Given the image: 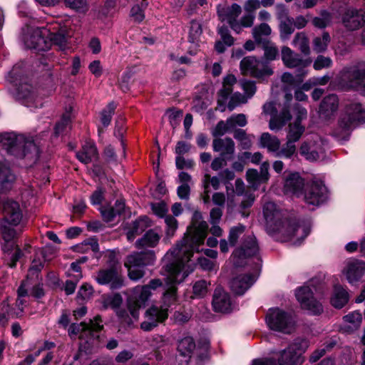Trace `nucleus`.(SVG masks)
<instances>
[{
  "label": "nucleus",
  "instance_id": "nucleus-1",
  "mask_svg": "<svg viewBox=\"0 0 365 365\" xmlns=\"http://www.w3.org/2000/svg\"><path fill=\"white\" fill-rule=\"evenodd\" d=\"M208 225L202 220V214H193L192 225L187 228L182 240L170 248L163 257V268L165 272V282L170 287L163 294V305L160 308L168 307L177 301L175 284H180L193 272L194 263L190 259L194 252H200V246L203 245L207 237Z\"/></svg>",
  "mask_w": 365,
  "mask_h": 365
},
{
  "label": "nucleus",
  "instance_id": "nucleus-2",
  "mask_svg": "<svg viewBox=\"0 0 365 365\" xmlns=\"http://www.w3.org/2000/svg\"><path fill=\"white\" fill-rule=\"evenodd\" d=\"M263 213L266 226L271 233L281 234L286 240L292 241L299 245L309 234L310 227L304 222L295 220H282V212L272 202H268L263 207Z\"/></svg>",
  "mask_w": 365,
  "mask_h": 365
},
{
  "label": "nucleus",
  "instance_id": "nucleus-3",
  "mask_svg": "<svg viewBox=\"0 0 365 365\" xmlns=\"http://www.w3.org/2000/svg\"><path fill=\"white\" fill-rule=\"evenodd\" d=\"M0 152H5L19 158L36 162L39 156L38 146L34 140L15 133L0 134Z\"/></svg>",
  "mask_w": 365,
  "mask_h": 365
},
{
  "label": "nucleus",
  "instance_id": "nucleus-4",
  "mask_svg": "<svg viewBox=\"0 0 365 365\" xmlns=\"http://www.w3.org/2000/svg\"><path fill=\"white\" fill-rule=\"evenodd\" d=\"M365 123V108L359 103H351L344 106L338 120L334 135L339 140H347L351 132Z\"/></svg>",
  "mask_w": 365,
  "mask_h": 365
},
{
  "label": "nucleus",
  "instance_id": "nucleus-5",
  "mask_svg": "<svg viewBox=\"0 0 365 365\" xmlns=\"http://www.w3.org/2000/svg\"><path fill=\"white\" fill-rule=\"evenodd\" d=\"M160 286H162V282L160 279H152L148 284L135 287L131 290L128 300V311L125 309H118L116 312L117 315L120 318L123 319L128 316L129 312L130 314L134 319H138L139 309L145 307L152 294V290H155Z\"/></svg>",
  "mask_w": 365,
  "mask_h": 365
},
{
  "label": "nucleus",
  "instance_id": "nucleus-6",
  "mask_svg": "<svg viewBox=\"0 0 365 365\" xmlns=\"http://www.w3.org/2000/svg\"><path fill=\"white\" fill-rule=\"evenodd\" d=\"M106 266L96 272L94 279L100 285H109L111 289L123 286L121 264L113 252L107 255Z\"/></svg>",
  "mask_w": 365,
  "mask_h": 365
},
{
  "label": "nucleus",
  "instance_id": "nucleus-7",
  "mask_svg": "<svg viewBox=\"0 0 365 365\" xmlns=\"http://www.w3.org/2000/svg\"><path fill=\"white\" fill-rule=\"evenodd\" d=\"M259 246L256 237L254 235H247L243 238L241 246L233 252L232 257L235 266L240 267L243 264V260L253 257L256 267L258 269L261 265V258L259 256Z\"/></svg>",
  "mask_w": 365,
  "mask_h": 365
},
{
  "label": "nucleus",
  "instance_id": "nucleus-8",
  "mask_svg": "<svg viewBox=\"0 0 365 365\" xmlns=\"http://www.w3.org/2000/svg\"><path fill=\"white\" fill-rule=\"evenodd\" d=\"M309 342L306 339H297L287 349L279 353L278 365H302L304 361L303 354L307 349Z\"/></svg>",
  "mask_w": 365,
  "mask_h": 365
},
{
  "label": "nucleus",
  "instance_id": "nucleus-9",
  "mask_svg": "<svg viewBox=\"0 0 365 365\" xmlns=\"http://www.w3.org/2000/svg\"><path fill=\"white\" fill-rule=\"evenodd\" d=\"M266 322L271 329L284 334H289L294 329L295 322L292 315L278 308L269 310Z\"/></svg>",
  "mask_w": 365,
  "mask_h": 365
},
{
  "label": "nucleus",
  "instance_id": "nucleus-10",
  "mask_svg": "<svg viewBox=\"0 0 365 365\" xmlns=\"http://www.w3.org/2000/svg\"><path fill=\"white\" fill-rule=\"evenodd\" d=\"M341 78L349 87L365 96V62L344 68L341 72Z\"/></svg>",
  "mask_w": 365,
  "mask_h": 365
},
{
  "label": "nucleus",
  "instance_id": "nucleus-11",
  "mask_svg": "<svg viewBox=\"0 0 365 365\" xmlns=\"http://www.w3.org/2000/svg\"><path fill=\"white\" fill-rule=\"evenodd\" d=\"M101 322V317L98 316L94 318V320H90L88 324L85 322L73 323L68 329V334L71 337L78 335L81 339H86V343H88L89 340L98 337L97 333L103 328Z\"/></svg>",
  "mask_w": 365,
  "mask_h": 365
},
{
  "label": "nucleus",
  "instance_id": "nucleus-12",
  "mask_svg": "<svg viewBox=\"0 0 365 365\" xmlns=\"http://www.w3.org/2000/svg\"><path fill=\"white\" fill-rule=\"evenodd\" d=\"M240 70L244 75H250L255 78L269 76L273 73L268 63L257 60L254 56L244 58L240 62Z\"/></svg>",
  "mask_w": 365,
  "mask_h": 365
},
{
  "label": "nucleus",
  "instance_id": "nucleus-13",
  "mask_svg": "<svg viewBox=\"0 0 365 365\" xmlns=\"http://www.w3.org/2000/svg\"><path fill=\"white\" fill-rule=\"evenodd\" d=\"M3 218L0 221V229H14L20 224L23 213L19 202L7 200L3 203Z\"/></svg>",
  "mask_w": 365,
  "mask_h": 365
},
{
  "label": "nucleus",
  "instance_id": "nucleus-14",
  "mask_svg": "<svg viewBox=\"0 0 365 365\" xmlns=\"http://www.w3.org/2000/svg\"><path fill=\"white\" fill-rule=\"evenodd\" d=\"M295 296L302 308L310 314L319 315L323 312L322 303L313 297V292L308 286H303L296 290Z\"/></svg>",
  "mask_w": 365,
  "mask_h": 365
},
{
  "label": "nucleus",
  "instance_id": "nucleus-15",
  "mask_svg": "<svg viewBox=\"0 0 365 365\" xmlns=\"http://www.w3.org/2000/svg\"><path fill=\"white\" fill-rule=\"evenodd\" d=\"M47 30L43 29H29L22 36V41L25 46L29 49H34L37 51H43L50 48L51 43L44 38L45 32Z\"/></svg>",
  "mask_w": 365,
  "mask_h": 365
},
{
  "label": "nucleus",
  "instance_id": "nucleus-16",
  "mask_svg": "<svg viewBox=\"0 0 365 365\" xmlns=\"http://www.w3.org/2000/svg\"><path fill=\"white\" fill-rule=\"evenodd\" d=\"M327 190L320 180H314L307 184L303 192L304 201L312 205H319L327 200Z\"/></svg>",
  "mask_w": 365,
  "mask_h": 365
},
{
  "label": "nucleus",
  "instance_id": "nucleus-17",
  "mask_svg": "<svg viewBox=\"0 0 365 365\" xmlns=\"http://www.w3.org/2000/svg\"><path fill=\"white\" fill-rule=\"evenodd\" d=\"M263 112L272 116L269 124V128L272 130H280L292 118L287 108H284L280 114L277 116V110L272 102L266 103L263 106Z\"/></svg>",
  "mask_w": 365,
  "mask_h": 365
},
{
  "label": "nucleus",
  "instance_id": "nucleus-18",
  "mask_svg": "<svg viewBox=\"0 0 365 365\" xmlns=\"http://www.w3.org/2000/svg\"><path fill=\"white\" fill-rule=\"evenodd\" d=\"M168 317L166 308H158L152 306L145 313V320L140 324V328L145 331H150L158 324L164 322Z\"/></svg>",
  "mask_w": 365,
  "mask_h": 365
},
{
  "label": "nucleus",
  "instance_id": "nucleus-19",
  "mask_svg": "<svg viewBox=\"0 0 365 365\" xmlns=\"http://www.w3.org/2000/svg\"><path fill=\"white\" fill-rule=\"evenodd\" d=\"M212 305L215 312L220 313H230L235 309L230 295L222 287L215 289Z\"/></svg>",
  "mask_w": 365,
  "mask_h": 365
},
{
  "label": "nucleus",
  "instance_id": "nucleus-20",
  "mask_svg": "<svg viewBox=\"0 0 365 365\" xmlns=\"http://www.w3.org/2000/svg\"><path fill=\"white\" fill-rule=\"evenodd\" d=\"M217 15L222 21H227L232 30L239 29L237 19L242 12V8L237 4H232L230 6L219 5L217 7Z\"/></svg>",
  "mask_w": 365,
  "mask_h": 365
},
{
  "label": "nucleus",
  "instance_id": "nucleus-21",
  "mask_svg": "<svg viewBox=\"0 0 365 365\" xmlns=\"http://www.w3.org/2000/svg\"><path fill=\"white\" fill-rule=\"evenodd\" d=\"M344 26L351 30H356L365 24V12L362 9L349 8L342 15Z\"/></svg>",
  "mask_w": 365,
  "mask_h": 365
},
{
  "label": "nucleus",
  "instance_id": "nucleus-22",
  "mask_svg": "<svg viewBox=\"0 0 365 365\" xmlns=\"http://www.w3.org/2000/svg\"><path fill=\"white\" fill-rule=\"evenodd\" d=\"M300 154L309 160H317L324 156V148L323 141L317 138L314 142H304L300 147Z\"/></svg>",
  "mask_w": 365,
  "mask_h": 365
},
{
  "label": "nucleus",
  "instance_id": "nucleus-23",
  "mask_svg": "<svg viewBox=\"0 0 365 365\" xmlns=\"http://www.w3.org/2000/svg\"><path fill=\"white\" fill-rule=\"evenodd\" d=\"M212 150L224 156L228 160H232L235 153V143L229 137L214 138L212 143Z\"/></svg>",
  "mask_w": 365,
  "mask_h": 365
},
{
  "label": "nucleus",
  "instance_id": "nucleus-24",
  "mask_svg": "<svg viewBox=\"0 0 365 365\" xmlns=\"http://www.w3.org/2000/svg\"><path fill=\"white\" fill-rule=\"evenodd\" d=\"M339 101L335 94L326 96L320 103L319 114L322 118L330 119L334 116L338 110Z\"/></svg>",
  "mask_w": 365,
  "mask_h": 365
},
{
  "label": "nucleus",
  "instance_id": "nucleus-25",
  "mask_svg": "<svg viewBox=\"0 0 365 365\" xmlns=\"http://www.w3.org/2000/svg\"><path fill=\"white\" fill-rule=\"evenodd\" d=\"M365 272V263L357 259L347 262L344 274L349 284H354L360 280Z\"/></svg>",
  "mask_w": 365,
  "mask_h": 365
},
{
  "label": "nucleus",
  "instance_id": "nucleus-26",
  "mask_svg": "<svg viewBox=\"0 0 365 365\" xmlns=\"http://www.w3.org/2000/svg\"><path fill=\"white\" fill-rule=\"evenodd\" d=\"M14 95L17 100L24 101L25 106L28 107H31L33 104L36 108L38 106V104L39 106H41V103L36 102L33 87L28 83H20L16 88V91Z\"/></svg>",
  "mask_w": 365,
  "mask_h": 365
},
{
  "label": "nucleus",
  "instance_id": "nucleus-27",
  "mask_svg": "<svg viewBox=\"0 0 365 365\" xmlns=\"http://www.w3.org/2000/svg\"><path fill=\"white\" fill-rule=\"evenodd\" d=\"M255 280L256 278L253 274H239L230 281V287L235 294L242 295L250 288Z\"/></svg>",
  "mask_w": 365,
  "mask_h": 365
},
{
  "label": "nucleus",
  "instance_id": "nucleus-28",
  "mask_svg": "<svg viewBox=\"0 0 365 365\" xmlns=\"http://www.w3.org/2000/svg\"><path fill=\"white\" fill-rule=\"evenodd\" d=\"M282 59L284 65L288 68H299V70L305 69L310 63V61L303 60L299 54L287 46L282 48Z\"/></svg>",
  "mask_w": 365,
  "mask_h": 365
},
{
  "label": "nucleus",
  "instance_id": "nucleus-29",
  "mask_svg": "<svg viewBox=\"0 0 365 365\" xmlns=\"http://www.w3.org/2000/svg\"><path fill=\"white\" fill-rule=\"evenodd\" d=\"M304 180L298 173H291L285 179L284 190L297 197L303 195Z\"/></svg>",
  "mask_w": 365,
  "mask_h": 365
},
{
  "label": "nucleus",
  "instance_id": "nucleus-30",
  "mask_svg": "<svg viewBox=\"0 0 365 365\" xmlns=\"http://www.w3.org/2000/svg\"><path fill=\"white\" fill-rule=\"evenodd\" d=\"M153 252H135L128 256L127 259L125 262V266H134L143 267L147 264H149L153 259Z\"/></svg>",
  "mask_w": 365,
  "mask_h": 365
},
{
  "label": "nucleus",
  "instance_id": "nucleus-31",
  "mask_svg": "<svg viewBox=\"0 0 365 365\" xmlns=\"http://www.w3.org/2000/svg\"><path fill=\"white\" fill-rule=\"evenodd\" d=\"M98 151L94 143L91 141L86 142L80 151L76 152V156L78 160L84 163L88 164L92 160L96 158Z\"/></svg>",
  "mask_w": 365,
  "mask_h": 365
},
{
  "label": "nucleus",
  "instance_id": "nucleus-32",
  "mask_svg": "<svg viewBox=\"0 0 365 365\" xmlns=\"http://www.w3.org/2000/svg\"><path fill=\"white\" fill-rule=\"evenodd\" d=\"M195 348V341L190 336H186L179 341L178 350L180 356L184 358L181 362V365H187L190 355Z\"/></svg>",
  "mask_w": 365,
  "mask_h": 365
},
{
  "label": "nucleus",
  "instance_id": "nucleus-33",
  "mask_svg": "<svg viewBox=\"0 0 365 365\" xmlns=\"http://www.w3.org/2000/svg\"><path fill=\"white\" fill-rule=\"evenodd\" d=\"M237 82L235 76L229 74L224 78L222 89L218 93V104L223 106L232 93V86Z\"/></svg>",
  "mask_w": 365,
  "mask_h": 365
},
{
  "label": "nucleus",
  "instance_id": "nucleus-34",
  "mask_svg": "<svg viewBox=\"0 0 365 365\" xmlns=\"http://www.w3.org/2000/svg\"><path fill=\"white\" fill-rule=\"evenodd\" d=\"M150 226L149 218L146 216L140 217L132 223L130 230L127 232V239L129 241H133L137 235L143 233Z\"/></svg>",
  "mask_w": 365,
  "mask_h": 365
},
{
  "label": "nucleus",
  "instance_id": "nucleus-35",
  "mask_svg": "<svg viewBox=\"0 0 365 365\" xmlns=\"http://www.w3.org/2000/svg\"><path fill=\"white\" fill-rule=\"evenodd\" d=\"M15 175L11 172L6 162H0V185L3 190L11 188L15 181Z\"/></svg>",
  "mask_w": 365,
  "mask_h": 365
},
{
  "label": "nucleus",
  "instance_id": "nucleus-36",
  "mask_svg": "<svg viewBox=\"0 0 365 365\" xmlns=\"http://www.w3.org/2000/svg\"><path fill=\"white\" fill-rule=\"evenodd\" d=\"M259 143L261 147L266 148L268 152L272 153L274 157L281 145L279 138L269 133H264L262 134L259 139Z\"/></svg>",
  "mask_w": 365,
  "mask_h": 365
},
{
  "label": "nucleus",
  "instance_id": "nucleus-37",
  "mask_svg": "<svg viewBox=\"0 0 365 365\" xmlns=\"http://www.w3.org/2000/svg\"><path fill=\"white\" fill-rule=\"evenodd\" d=\"M0 231L2 236L1 249L4 252H10L16 246L14 239L16 231L15 229H0Z\"/></svg>",
  "mask_w": 365,
  "mask_h": 365
},
{
  "label": "nucleus",
  "instance_id": "nucleus-38",
  "mask_svg": "<svg viewBox=\"0 0 365 365\" xmlns=\"http://www.w3.org/2000/svg\"><path fill=\"white\" fill-rule=\"evenodd\" d=\"M49 31V40L51 45L52 43L59 46L61 49L63 48L66 44V38L65 36V29L59 28V26H53V28H48Z\"/></svg>",
  "mask_w": 365,
  "mask_h": 365
},
{
  "label": "nucleus",
  "instance_id": "nucleus-39",
  "mask_svg": "<svg viewBox=\"0 0 365 365\" xmlns=\"http://www.w3.org/2000/svg\"><path fill=\"white\" fill-rule=\"evenodd\" d=\"M349 301L347 291L341 285H336L334 289L333 296L331 299V304L338 309L342 308Z\"/></svg>",
  "mask_w": 365,
  "mask_h": 365
},
{
  "label": "nucleus",
  "instance_id": "nucleus-40",
  "mask_svg": "<svg viewBox=\"0 0 365 365\" xmlns=\"http://www.w3.org/2000/svg\"><path fill=\"white\" fill-rule=\"evenodd\" d=\"M23 312L22 309H19V312L11 310L9 304L4 301L1 303V309L0 310V327H4L8 324V322L14 318H18L21 316Z\"/></svg>",
  "mask_w": 365,
  "mask_h": 365
},
{
  "label": "nucleus",
  "instance_id": "nucleus-41",
  "mask_svg": "<svg viewBox=\"0 0 365 365\" xmlns=\"http://www.w3.org/2000/svg\"><path fill=\"white\" fill-rule=\"evenodd\" d=\"M160 238V237L158 233L150 230L148 231L142 238L136 241V247L138 249L145 247H154L158 243Z\"/></svg>",
  "mask_w": 365,
  "mask_h": 365
},
{
  "label": "nucleus",
  "instance_id": "nucleus-42",
  "mask_svg": "<svg viewBox=\"0 0 365 365\" xmlns=\"http://www.w3.org/2000/svg\"><path fill=\"white\" fill-rule=\"evenodd\" d=\"M72 118V108L70 107L68 110L63 114L61 120L56 124L55 133L58 135L71 129V123Z\"/></svg>",
  "mask_w": 365,
  "mask_h": 365
},
{
  "label": "nucleus",
  "instance_id": "nucleus-43",
  "mask_svg": "<svg viewBox=\"0 0 365 365\" xmlns=\"http://www.w3.org/2000/svg\"><path fill=\"white\" fill-rule=\"evenodd\" d=\"M202 34V24L196 20H192L190 22V27L188 34V41L192 44L194 47H197L198 46V43L200 41Z\"/></svg>",
  "mask_w": 365,
  "mask_h": 365
},
{
  "label": "nucleus",
  "instance_id": "nucleus-44",
  "mask_svg": "<svg viewBox=\"0 0 365 365\" xmlns=\"http://www.w3.org/2000/svg\"><path fill=\"white\" fill-rule=\"evenodd\" d=\"M292 46L298 48L304 55L310 53L309 42L306 34L303 32L297 33L292 41Z\"/></svg>",
  "mask_w": 365,
  "mask_h": 365
},
{
  "label": "nucleus",
  "instance_id": "nucleus-45",
  "mask_svg": "<svg viewBox=\"0 0 365 365\" xmlns=\"http://www.w3.org/2000/svg\"><path fill=\"white\" fill-rule=\"evenodd\" d=\"M210 282L205 279L196 281L192 285V299H200L205 297L208 292Z\"/></svg>",
  "mask_w": 365,
  "mask_h": 365
},
{
  "label": "nucleus",
  "instance_id": "nucleus-46",
  "mask_svg": "<svg viewBox=\"0 0 365 365\" xmlns=\"http://www.w3.org/2000/svg\"><path fill=\"white\" fill-rule=\"evenodd\" d=\"M295 143L287 139V142L280 148H278L275 158H291L296 153Z\"/></svg>",
  "mask_w": 365,
  "mask_h": 365
},
{
  "label": "nucleus",
  "instance_id": "nucleus-47",
  "mask_svg": "<svg viewBox=\"0 0 365 365\" xmlns=\"http://www.w3.org/2000/svg\"><path fill=\"white\" fill-rule=\"evenodd\" d=\"M330 36L327 32H324L321 36H317L313 40V49L317 53H322L327 48L330 42Z\"/></svg>",
  "mask_w": 365,
  "mask_h": 365
},
{
  "label": "nucleus",
  "instance_id": "nucleus-48",
  "mask_svg": "<svg viewBox=\"0 0 365 365\" xmlns=\"http://www.w3.org/2000/svg\"><path fill=\"white\" fill-rule=\"evenodd\" d=\"M304 132V127L301 125L299 122H294L293 123H290L287 135V139L296 143L300 139Z\"/></svg>",
  "mask_w": 365,
  "mask_h": 365
},
{
  "label": "nucleus",
  "instance_id": "nucleus-49",
  "mask_svg": "<svg viewBox=\"0 0 365 365\" xmlns=\"http://www.w3.org/2000/svg\"><path fill=\"white\" fill-rule=\"evenodd\" d=\"M307 72L305 69L299 70V73L294 76L289 73H284L282 76V81L292 86L299 85L303 81V78L307 75Z\"/></svg>",
  "mask_w": 365,
  "mask_h": 365
},
{
  "label": "nucleus",
  "instance_id": "nucleus-50",
  "mask_svg": "<svg viewBox=\"0 0 365 365\" xmlns=\"http://www.w3.org/2000/svg\"><path fill=\"white\" fill-rule=\"evenodd\" d=\"M255 15L254 13L245 12V14L240 18V20L237 19V24L239 29L233 30L236 34H240L244 28H250L254 24Z\"/></svg>",
  "mask_w": 365,
  "mask_h": 365
},
{
  "label": "nucleus",
  "instance_id": "nucleus-51",
  "mask_svg": "<svg viewBox=\"0 0 365 365\" xmlns=\"http://www.w3.org/2000/svg\"><path fill=\"white\" fill-rule=\"evenodd\" d=\"M280 37L283 41H286L294 32V19L291 18L280 22L279 24Z\"/></svg>",
  "mask_w": 365,
  "mask_h": 365
},
{
  "label": "nucleus",
  "instance_id": "nucleus-52",
  "mask_svg": "<svg viewBox=\"0 0 365 365\" xmlns=\"http://www.w3.org/2000/svg\"><path fill=\"white\" fill-rule=\"evenodd\" d=\"M115 109V105L111 102L101 111V122L104 128L110 125Z\"/></svg>",
  "mask_w": 365,
  "mask_h": 365
},
{
  "label": "nucleus",
  "instance_id": "nucleus-53",
  "mask_svg": "<svg viewBox=\"0 0 365 365\" xmlns=\"http://www.w3.org/2000/svg\"><path fill=\"white\" fill-rule=\"evenodd\" d=\"M232 130V128L227 123V120L225 121L220 120L211 130V133L214 138H222V135L230 132Z\"/></svg>",
  "mask_w": 365,
  "mask_h": 365
},
{
  "label": "nucleus",
  "instance_id": "nucleus-54",
  "mask_svg": "<svg viewBox=\"0 0 365 365\" xmlns=\"http://www.w3.org/2000/svg\"><path fill=\"white\" fill-rule=\"evenodd\" d=\"M245 230V227L241 224L231 227L228 235V242L230 246H235L238 239L244 233Z\"/></svg>",
  "mask_w": 365,
  "mask_h": 365
},
{
  "label": "nucleus",
  "instance_id": "nucleus-55",
  "mask_svg": "<svg viewBox=\"0 0 365 365\" xmlns=\"http://www.w3.org/2000/svg\"><path fill=\"white\" fill-rule=\"evenodd\" d=\"M165 223L166 225L165 240H170L175 235V233L178 229V221L174 217L168 215L165 217Z\"/></svg>",
  "mask_w": 365,
  "mask_h": 365
},
{
  "label": "nucleus",
  "instance_id": "nucleus-56",
  "mask_svg": "<svg viewBox=\"0 0 365 365\" xmlns=\"http://www.w3.org/2000/svg\"><path fill=\"white\" fill-rule=\"evenodd\" d=\"M271 31L272 30L270 26L267 24L262 23L253 28L252 36L256 41L260 42L262 36H269L271 34Z\"/></svg>",
  "mask_w": 365,
  "mask_h": 365
},
{
  "label": "nucleus",
  "instance_id": "nucleus-57",
  "mask_svg": "<svg viewBox=\"0 0 365 365\" xmlns=\"http://www.w3.org/2000/svg\"><path fill=\"white\" fill-rule=\"evenodd\" d=\"M67 7L79 13H85L88 10V4L86 0H64Z\"/></svg>",
  "mask_w": 365,
  "mask_h": 365
},
{
  "label": "nucleus",
  "instance_id": "nucleus-58",
  "mask_svg": "<svg viewBox=\"0 0 365 365\" xmlns=\"http://www.w3.org/2000/svg\"><path fill=\"white\" fill-rule=\"evenodd\" d=\"M227 120V123L232 127V130L235 128L237 126L244 127L247 123L246 115L242 113L232 115Z\"/></svg>",
  "mask_w": 365,
  "mask_h": 365
},
{
  "label": "nucleus",
  "instance_id": "nucleus-59",
  "mask_svg": "<svg viewBox=\"0 0 365 365\" xmlns=\"http://www.w3.org/2000/svg\"><path fill=\"white\" fill-rule=\"evenodd\" d=\"M88 346V342L84 345L81 344L78 352L73 356V360L76 362V365H82L89 359L88 353L86 348Z\"/></svg>",
  "mask_w": 365,
  "mask_h": 365
},
{
  "label": "nucleus",
  "instance_id": "nucleus-60",
  "mask_svg": "<svg viewBox=\"0 0 365 365\" xmlns=\"http://www.w3.org/2000/svg\"><path fill=\"white\" fill-rule=\"evenodd\" d=\"M331 21V14L327 11H324L322 12L321 16L319 17H315L313 19V24L315 26L318 28H325L327 26Z\"/></svg>",
  "mask_w": 365,
  "mask_h": 365
},
{
  "label": "nucleus",
  "instance_id": "nucleus-61",
  "mask_svg": "<svg viewBox=\"0 0 365 365\" xmlns=\"http://www.w3.org/2000/svg\"><path fill=\"white\" fill-rule=\"evenodd\" d=\"M246 176L247 180L255 189H256L261 182H263L258 171L255 169H249L247 171Z\"/></svg>",
  "mask_w": 365,
  "mask_h": 365
},
{
  "label": "nucleus",
  "instance_id": "nucleus-62",
  "mask_svg": "<svg viewBox=\"0 0 365 365\" xmlns=\"http://www.w3.org/2000/svg\"><path fill=\"white\" fill-rule=\"evenodd\" d=\"M247 102V98L245 96L241 94L239 92L233 93L230 98V101L227 104L228 109L231 111L237 106L241 103H245Z\"/></svg>",
  "mask_w": 365,
  "mask_h": 365
},
{
  "label": "nucleus",
  "instance_id": "nucleus-63",
  "mask_svg": "<svg viewBox=\"0 0 365 365\" xmlns=\"http://www.w3.org/2000/svg\"><path fill=\"white\" fill-rule=\"evenodd\" d=\"M332 65V61L329 57L319 55L315 59L313 67L315 70H321L322 68H327L331 67Z\"/></svg>",
  "mask_w": 365,
  "mask_h": 365
},
{
  "label": "nucleus",
  "instance_id": "nucleus-64",
  "mask_svg": "<svg viewBox=\"0 0 365 365\" xmlns=\"http://www.w3.org/2000/svg\"><path fill=\"white\" fill-rule=\"evenodd\" d=\"M264 57L269 61L274 60L279 54L278 48L271 42H267L264 46Z\"/></svg>",
  "mask_w": 365,
  "mask_h": 365
}]
</instances>
